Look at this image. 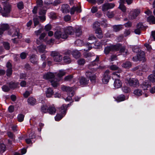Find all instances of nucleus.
Wrapping results in <instances>:
<instances>
[{
    "mask_svg": "<svg viewBox=\"0 0 155 155\" xmlns=\"http://www.w3.org/2000/svg\"><path fill=\"white\" fill-rule=\"evenodd\" d=\"M64 19L65 21H67L70 20L71 17L70 15H68L64 16Z\"/></svg>",
    "mask_w": 155,
    "mask_h": 155,
    "instance_id": "63",
    "label": "nucleus"
},
{
    "mask_svg": "<svg viewBox=\"0 0 155 155\" xmlns=\"http://www.w3.org/2000/svg\"><path fill=\"white\" fill-rule=\"evenodd\" d=\"M76 11L77 12L80 13L81 12V8L80 7L75 6L73 7L71 9L70 13L71 15H73L74 12Z\"/></svg>",
    "mask_w": 155,
    "mask_h": 155,
    "instance_id": "16",
    "label": "nucleus"
},
{
    "mask_svg": "<svg viewBox=\"0 0 155 155\" xmlns=\"http://www.w3.org/2000/svg\"><path fill=\"white\" fill-rule=\"evenodd\" d=\"M66 72L64 70H60L57 74V76L59 78H61L65 74Z\"/></svg>",
    "mask_w": 155,
    "mask_h": 155,
    "instance_id": "42",
    "label": "nucleus"
},
{
    "mask_svg": "<svg viewBox=\"0 0 155 155\" xmlns=\"http://www.w3.org/2000/svg\"><path fill=\"white\" fill-rule=\"evenodd\" d=\"M95 32L96 34L97 37L101 39L103 37L102 32L100 28H98L95 30Z\"/></svg>",
    "mask_w": 155,
    "mask_h": 155,
    "instance_id": "18",
    "label": "nucleus"
},
{
    "mask_svg": "<svg viewBox=\"0 0 155 155\" xmlns=\"http://www.w3.org/2000/svg\"><path fill=\"white\" fill-rule=\"evenodd\" d=\"M147 21L150 24H155V17L152 15H150L147 18Z\"/></svg>",
    "mask_w": 155,
    "mask_h": 155,
    "instance_id": "19",
    "label": "nucleus"
},
{
    "mask_svg": "<svg viewBox=\"0 0 155 155\" xmlns=\"http://www.w3.org/2000/svg\"><path fill=\"white\" fill-rule=\"evenodd\" d=\"M120 44H118L115 45H112L109 46H107L104 49V53L106 54H108L111 51H118L120 48Z\"/></svg>",
    "mask_w": 155,
    "mask_h": 155,
    "instance_id": "4",
    "label": "nucleus"
},
{
    "mask_svg": "<svg viewBox=\"0 0 155 155\" xmlns=\"http://www.w3.org/2000/svg\"><path fill=\"white\" fill-rule=\"evenodd\" d=\"M28 55V53L23 52L21 53L20 54V57L21 59H25L26 58Z\"/></svg>",
    "mask_w": 155,
    "mask_h": 155,
    "instance_id": "50",
    "label": "nucleus"
},
{
    "mask_svg": "<svg viewBox=\"0 0 155 155\" xmlns=\"http://www.w3.org/2000/svg\"><path fill=\"white\" fill-rule=\"evenodd\" d=\"M27 102L29 104L33 105L36 104V100L33 97H29L27 100Z\"/></svg>",
    "mask_w": 155,
    "mask_h": 155,
    "instance_id": "26",
    "label": "nucleus"
},
{
    "mask_svg": "<svg viewBox=\"0 0 155 155\" xmlns=\"http://www.w3.org/2000/svg\"><path fill=\"white\" fill-rule=\"evenodd\" d=\"M150 83L148 81H144L141 85V87L143 90H147L148 88L150 87L151 86Z\"/></svg>",
    "mask_w": 155,
    "mask_h": 155,
    "instance_id": "12",
    "label": "nucleus"
},
{
    "mask_svg": "<svg viewBox=\"0 0 155 155\" xmlns=\"http://www.w3.org/2000/svg\"><path fill=\"white\" fill-rule=\"evenodd\" d=\"M56 74V73H55L54 74L53 73L49 72L44 74L43 76V77L44 78L46 79H50L51 85L54 87H56L58 85V82L59 81L58 80L54 78L55 75Z\"/></svg>",
    "mask_w": 155,
    "mask_h": 155,
    "instance_id": "1",
    "label": "nucleus"
},
{
    "mask_svg": "<svg viewBox=\"0 0 155 155\" xmlns=\"http://www.w3.org/2000/svg\"><path fill=\"white\" fill-rule=\"evenodd\" d=\"M84 56L86 58H88L89 57H91L92 56H93L94 55V54L93 53H91L90 52L89 53H84Z\"/></svg>",
    "mask_w": 155,
    "mask_h": 155,
    "instance_id": "49",
    "label": "nucleus"
},
{
    "mask_svg": "<svg viewBox=\"0 0 155 155\" xmlns=\"http://www.w3.org/2000/svg\"><path fill=\"white\" fill-rule=\"evenodd\" d=\"M61 11L63 13H66L69 12L70 7L68 5L64 4L61 6Z\"/></svg>",
    "mask_w": 155,
    "mask_h": 155,
    "instance_id": "15",
    "label": "nucleus"
},
{
    "mask_svg": "<svg viewBox=\"0 0 155 155\" xmlns=\"http://www.w3.org/2000/svg\"><path fill=\"white\" fill-rule=\"evenodd\" d=\"M85 62V60L83 58H80L78 61V63L79 65H83Z\"/></svg>",
    "mask_w": 155,
    "mask_h": 155,
    "instance_id": "47",
    "label": "nucleus"
},
{
    "mask_svg": "<svg viewBox=\"0 0 155 155\" xmlns=\"http://www.w3.org/2000/svg\"><path fill=\"white\" fill-rule=\"evenodd\" d=\"M105 41H102L101 42H95L94 44L95 46H96V48H100L102 47V45H106L105 43L107 42V41H105V42H104Z\"/></svg>",
    "mask_w": 155,
    "mask_h": 155,
    "instance_id": "29",
    "label": "nucleus"
},
{
    "mask_svg": "<svg viewBox=\"0 0 155 155\" xmlns=\"http://www.w3.org/2000/svg\"><path fill=\"white\" fill-rule=\"evenodd\" d=\"M71 54L73 56L76 58H79L81 56L80 53L78 50H74L72 51Z\"/></svg>",
    "mask_w": 155,
    "mask_h": 155,
    "instance_id": "25",
    "label": "nucleus"
},
{
    "mask_svg": "<svg viewBox=\"0 0 155 155\" xmlns=\"http://www.w3.org/2000/svg\"><path fill=\"white\" fill-rule=\"evenodd\" d=\"M33 20L34 22L35 27L37 25H38L39 24V21L38 18V16H34L33 18Z\"/></svg>",
    "mask_w": 155,
    "mask_h": 155,
    "instance_id": "34",
    "label": "nucleus"
},
{
    "mask_svg": "<svg viewBox=\"0 0 155 155\" xmlns=\"http://www.w3.org/2000/svg\"><path fill=\"white\" fill-rule=\"evenodd\" d=\"M17 6L18 8L21 10L24 8V4L22 2H20L17 4Z\"/></svg>",
    "mask_w": 155,
    "mask_h": 155,
    "instance_id": "44",
    "label": "nucleus"
},
{
    "mask_svg": "<svg viewBox=\"0 0 155 155\" xmlns=\"http://www.w3.org/2000/svg\"><path fill=\"white\" fill-rule=\"evenodd\" d=\"M75 43L78 46H81L83 44V41L80 40H77L75 42Z\"/></svg>",
    "mask_w": 155,
    "mask_h": 155,
    "instance_id": "56",
    "label": "nucleus"
},
{
    "mask_svg": "<svg viewBox=\"0 0 155 155\" xmlns=\"http://www.w3.org/2000/svg\"><path fill=\"white\" fill-rule=\"evenodd\" d=\"M74 88L67 86H63L61 87V89L63 91L67 92L68 96L65 99L66 101H70L71 100L72 97L74 94Z\"/></svg>",
    "mask_w": 155,
    "mask_h": 155,
    "instance_id": "2",
    "label": "nucleus"
},
{
    "mask_svg": "<svg viewBox=\"0 0 155 155\" xmlns=\"http://www.w3.org/2000/svg\"><path fill=\"white\" fill-rule=\"evenodd\" d=\"M24 117V115L22 114H19L18 116V121L21 122H22L23 120Z\"/></svg>",
    "mask_w": 155,
    "mask_h": 155,
    "instance_id": "45",
    "label": "nucleus"
},
{
    "mask_svg": "<svg viewBox=\"0 0 155 155\" xmlns=\"http://www.w3.org/2000/svg\"><path fill=\"white\" fill-rule=\"evenodd\" d=\"M30 60L32 63L34 64H38V62L35 55H32L30 56Z\"/></svg>",
    "mask_w": 155,
    "mask_h": 155,
    "instance_id": "22",
    "label": "nucleus"
},
{
    "mask_svg": "<svg viewBox=\"0 0 155 155\" xmlns=\"http://www.w3.org/2000/svg\"><path fill=\"white\" fill-rule=\"evenodd\" d=\"M122 83L119 79H115L114 83V86L116 88H118L121 87Z\"/></svg>",
    "mask_w": 155,
    "mask_h": 155,
    "instance_id": "17",
    "label": "nucleus"
},
{
    "mask_svg": "<svg viewBox=\"0 0 155 155\" xmlns=\"http://www.w3.org/2000/svg\"><path fill=\"white\" fill-rule=\"evenodd\" d=\"M3 45L5 48L6 50H9L10 48V45L9 43L7 42H4Z\"/></svg>",
    "mask_w": 155,
    "mask_h": 155,
    "instance_id": "54",
    "label": "nucleus"
},
{
    "mask_svg": "<svg viewBox=\"0 0 155 155\" xmlns=\"http://www.w3.org/2000/svg\"><path fill=\"white\" fill-rule=\"evenodd\" d=\"M75 34L78 37L80 36L82 34V31L81 29L78 28L76 29Z\"/></svg>",
    "mask_w": 155,
    "mask_h": 155,
    "instance_id": "43",
    "label": "nucleus"
},
{
    "mask_svg": "<svg viewBox=\"0 0 155 155\" xmlns=\"http://www.w3.org/2000/svg\"><path fill=\"white\" fill-rule=\"evenodd\" d=\"M138 59L140 61L144 60L145 54L144 51H140L137 55Z\"/></svg>",
    "mask_w": 155,
    "mask_h": 155,
    "instance_id": "21",
    "label": "nucleus"
},
{
    "mask_svg": "<svg viewBox=\"0 0 155 155\" xmlns=\"http://www.w3.org/2000/svg\"><path fill=\"white\" fill-rule=\"evenodd\" d=\"M148 78L151 82H155V75L150 74L148 77Z\"/></svg>",
    "mask_w": 155,
    "mask_h": 155,
    "instance_id": "41",
    "label": "nucleus"
},
{
    "mask_svg": "<svg viewBox=\"0 0 155 155\" xmlns=\"http://www.w3.org/2000/svg\"><path fill=\"white\" fill-rule=\"evenodd\" d=\"M122 26V25H114L113 26V28L114 31L117 32L121 29Z\"/></svg>",
    "mask_w": 155,
    "mask_h": 155,
    "instance_id": "28",
    "label": "nucleus"
},
{
    "mask_svg": "<svg viewBox=\"0 0 155 155\" xmlns=\"http://www.w3.org/2000/svg\"><path fill=\"white\" fill-rule=\"evenodd\" d=\"M96 78V75L93 74L89 78L92 83H94L95 81Z\"/></svg>",
    "mask_w": 155,
    "mask_h": 155,
    "instance_id": "58",
    "label": "nucleus"
},
{
    "mask_svg": "<svg viewBox=\"0 0 155 155\" xmlns=\"http://www.w3.org/2000/svg\"><path fill=\"white\" fill-rule=\"evenodd\" d=\"M115 6V4L113 3H106L102 5V10L103 12H105L108 9L113 8Z\"/></svg>",
    "mask_w": 155,
    "mask_h": 155,
    "instance_id": "9",
    "label": "nucleus"
},
{
    "mask_svg": "<svg viewBox=\"0 0 155 155\" xmlns=\"http://www.w3.org/2000/svg\"><path fill=\"white\" fill-rule=\"evenodd\" d=\"M74 32V29L71 26H70L65 28L64 31V34H66L68 35V37L69 35H72Z\"/></svg>",
    "mask_w": 155,
    "mask_h": 155,
    "instance_id": "13",
    "label": "nucleus"
},
{
    "mask_svg": "<svg viewBox=\"0 0 155 155\" xmlns=\"http://www.w3.org/2000/svg\"><path fill=\"white\" fill-rule=\"evenodd\" d=\"M94 74L92 73L91 71H88L86 72V76L89 77V78L92 75Z\"/></svg>",
    "mask_w": 155,
    "mask_h": 155,
    "instance_id": "64",
    "label": "nucleus"
},
{
    "mask_svg": "<svg viewBox=\"0 0 155 155\" xmlns=\"http://www.w3.org/2000/svg\"><path fill=\"white\" fill-rule=\"evenodd\" d=\"M56 110L53 107H50L48 108V112L51 114H54L56 112Z\"/></svg>",
    "mask_w": 155,
    "mask_h": 155,
    "instance_id": "32",
    "label": "nucleus"
},
{
    "mask_svg": "<svg viewBox=\"0 0 155 155\" xmlns=\"http://www.w3.org/2000/svg\"><path fill=\"white\" fill-rule=\"evenodd\" d=\"M118 102L124 101L125 100V97L123 95H121L118 96L116 99Z\"/></svg>",
    "mask_w": 155,
    "mask_h": 155,
    "instance_id": "35",
    "label": "nucleus"
},
{
    "mask_svg": "<svg viewBox=\"0 0 155 155\" xmlns=\"http://www.w3.org/2000/svg\"><path fill=\"white\" fill-rule=\"evenodd\" d=\"M131 66V63L130 62H126L122 64V67L125 68H129Z\"/></svg>",
    "mask_w": 155,
    "mask_h": 155,
    "instance_id": "37",
    "label": "nucleus"
},
{
    "mask_svg": "<svg viewBox=\"0 0 155 155\" xmlns=\"http://www.w3.org/2000/svg\"><path fill=\"white\" fill-rule=\"evenodd\" d=\"M73 78V76L72 75L68 76L65 77L64 79L65 81H71Z\"/></svg>",
    "mask_w": 155,
    "mask_h": 155,
    "instance_id": "60",
    "label": "nucleus"
},
{
    "mask_svg": "<svg viewBox=\"0 0 155 155\" xmlns=\"http://www.w3.org/2000/svg\"><path fill=\"white\" fill-rule=\"evenodd\" d=\"M66 110V106L65 104H63L62 106L60 108V112L61 114H58L55 117V120L58 121L61 119L65 114Z\"/></svg>",
    "mask_w": 155,
    "mask_h": 155,
    "instance_id": "3",
    "label": "nucleus"
},
{
    "mask_svg": "<svg viewBox=\"0 0 155 155\" xmlns=\"http://www.w3.org/2000/svg\"><path fill=\"white\" fill-rule=\"evenodd\" d=\"M125 81L130 86L137 87L139 86V83L138 80L136 79L127 78L126 79Z\"/></svg>",
    "mask_w": 155,
    "mask_h": 155,
    "instance_id": "5",
    "label": "nucleus"
},
{
    "mask_svg": "<svg viewBox=\"0 0 155 155\" xmlns=\"http://www.w3.org/2000/svg\"><path fill=\"white\" fill-rule=\"evenodd\" d=\"M64 62L67 64L70 63L71 60L69 56H65L63 58Z\"/></svg>",
    "mask_w": 155,
    "mask_h": 155,
    "instance_id": "38",
    "label": "nucleus"
},
{
    "mask_svg": "<svg viewBox=\"0 0 155 155\" xmlns=\"http://www.w3.org/2000/svg\"><path fill=\"white\" fill-rule=\"evenodd\" d=\"M110 71L109 70H107L104 72L102 80L103 83L104 84L107 83L110 79V76L109 75Z\"/></svg>",
    "mask_w": 155,
    "mask_h": 155,
    "instance_id": "10",
    "label": "nucleus"
},
{
    "mask_svg": "<svg viewBox=\"0 0 155 155\" xmlns=\"http://www.w3.org/2000/svg\"><path fill=\"white\" fill-rule=\"evenodd\" d=\"M123 91L125 93L129 92L130 91V88L126 86H124L122 88Z\"/></svg>",
    "mask_w": 155,
    "mask_h": 155,
    "instance_id": "46",
    "label": "nucleus"
},
{
    "mask_svg": "<svg viewBox=\"0 0 155 155\" xmlns=\"http://www.w3.org/2000/svg\"><path fill=\"white\" fill-rule=\"evenodd\" d=\"M2 89L3 91L7 92L9 91L10 88L7 85H4L2 86Z\"/></svg>",
    "mask_w": 155,
    "mask_h": 155,
    "instance_id": "52",
    "label": "nucleus"
},
{
    "mask_svg": "<svg viewBox=\"0 0 155 155\" xmlns=\"http://www.w3.org/2000/svg\"><path fill=\"white\" fill-rule=\"evenodd\" d=\"M91 43L89 42H87L85 44V46L87 47V48H85L84 49V51H88L90 50L92 48V47L91 46Z\"/></svg>",
    "mask_w": 155,
    "mask_h": 155,
    "instance_id": "40",
    "label": "nucleus"
},
{
    "mask_svg": "<svg viewBox=\"0 0 155 155\" xmlns=\"http://www.w3.org/2000/svg\"><path fill=\"white\" fill-rule=\"evenodd\" d=\"M46 46L45 45H41L37 47L36 51L40 53H46V51H45Z\"/></svg>",
    "mask_w": 155,
    "mask_h": 155,
    "instance_id": "14",
    "label": "nucleus"
},
{
    "mask_svg": "<svg viewBox=\"0 0 155 155\" xmlns=\"http://www.w3.org/2000/svg\"><path fill=\"white\" fill-rule=\"evenodd\" d=\"M109 68L110 70L112 71H115L117 70H118L119 69L118 67L115 65H112L110 66L109 67Z\"/></svg>",
    "mask_w": 155,
    "mask_h": 155,
    "instance_id": "51",
    "label": "nucleus"
},
{
    "mask_svg": "<svg viewBox=\"0 0 155 155\" xmlns=\"http://www.w3.org/2000/svg\"><path fill=\"white\" fill-rule=\"evenodd\" d=\"M98 10L97 7L96 6H93L91 8V11L93 13H95Z\"/></svg>",
    "mask_w": 155,
    "mask_h": 155,
    "instance_id": "57",
    "label": "nucleus"
},
{
    "mask_svg": "<svg viewBox=\"0 0 155 155\" xmlns=\"http://www.w3.org/2000/svg\"><path fill=\"white\" fill-rule=\"evenodd\" d=\"M0 27L4 31L9 28V26L7 24H1Z\"/></svg>",
    "mask_w": 155,
    "mask_h": 155,
    "instance_id": "36",
    "label": "nucleus"
},
{
    "mask_svg": "<svg viewBox=\"0 0 155 155\" xmlns=\"http://www.w3.org/2000/svg\"><path fill=\"white\" fill-rule=\"evenodd\" d=\"M54 91L51 88H48L46 91V95L47 97H51L54 94Z\"/></svg>",
    "mask_w": 155,
    "mask_h": 155,
    "instance_id": "20",
    "label": "nucleus"
},
{
    "mask_svg": "<svg viewBox=\"0 0 155 155\" xmlns=\"http://www.w3.org/2000/svg\"><path fill=\"white\" fill-rule=\"evenodd\" d=\"M12 33L9 34V35H12V37L17 36L18 38H20L22 37L21 34H19V30L18 28H14L12 31Z\"/></svg>",
    "mask_w": 155,
    "mask_h": 155,
    "instance_id": "11",
    "label": "nucleus"
},
{
    "mask_svg": "<svg viewBox=\"0 0 155 155\" xmlns=\"http://www.w3.org/2000/svg\"><path fill=\"white\" fill-rule=\"evenodd\" d=\"M106 15L109 18H111L114 17V14L113 12H107Z\"/></svg>",
    "mask_w": 155,
    "mask_h": 155,
    "instance_id": "48",
    "label": "nucleus"
},
{
    "mask_svg": "<svg viewBox=\"0 0 155 155\" xmlns=\"http://www.w3.org/2000/svg\"><path fill=\"white\" fill-rule=\"evenodd\" d=\"M120 44V46L118 50H120V52L125 53V54L127 55L128 52L127 50L125 48V47L122 46Z\"/></svg>",
    "mask_w": 155,
    "mask_h": 155,
    "instance_id": "33",
    "label": "nucleus"
},
{
    "mask_svg": "<svg viewBox=\"0 0 155 155\" xmlns=\"http://www.w3.org/2000/svg\"><path fill=\"white\" fill-rule=\"evenodd\" d=\"M54 37L57 39L62 38L65 39L68 38V35L66 34H64V32H62L60 31H56L54 33Z\"/></svg>",
    "mask_w": 155,
    "mask_h": 155,
    "instance_id": "8",
    "label": "nucleus"
},
{
    "mask_svg": "<svg viewBox=\"0 0 155 155\" xmlns=\"http://www.w3.org/2000/svg\"><path fill=\"white\" fill-rule=\"evenodd\" d=\"M29 138L33 139L35 137V135L34 132H31L30 134L29 135Z\"/></svg>",
    "mask_w": 155,
    "mask_h": 155,
    "instance_id": "61",
    "label": "nucleus"
},
{
    "mask_svg": "<svg viewBox=\"0 0 155 155\" xmlns=\"http://www.w3.org/2000/svg\"><path fill=\"white\" fill-rule=\"evenodd\" d=\"M10 88H15L18 85V83H15L13 82H11L8 83Z\"/></svg>",
    "mask_w": 155,
    "mask_h": 155,
    "instance_id": "31",
    "label": "nucleus"
},
{
    "mask_svg": "<svg viewBox=\"0 0 155 155\" xmlns=\"http://www.w3.org/2000/svg\"><path fill=\"white\" fill-rule=\"evenodd\" d=\"M134 93L135 95L138 96H140L142 95L143 92L140 89H137L134 90Z\"/></svg>",
    "mask_w": 155,
    "mask_h": 155,
    "instance_id": "30",
    "label": "nucleus"
},
{
    "mask_svg": "<svg viewBox=\"0 0 155 155\" xmlns=\"http://www.w3.org/2000/svg\"><path fill=\"white\" fill-rule=\"evenodd\" d=\"M12 73V68H8L7 70V75L8 76H10Z\"/></svg>",
    "mask_w": 155,
    "mask_h": 155,
    "instance_id": "59",
    "label": "nucleus"
},
{
    "mask_svg": "<svg viewBox=\"0 0 155 155\" xmlns=\"http://www.w3.org/2000/svg\"><path fill=\"white\" fill-rule=\"evenodd\" d=\"M36 2L37 5L39 7H41L43 5V1L42 0H37Z\"/></svg>",
    "mask_w": 155,
    "mask_h": 155,
    "instance_id": "62",
    "label": "nucleus"
},
{
    "mask_svg": "<svg viewBox=\"0 0 155 155\" xmlns=\"http://www.w3.org/2000/svg\"><path fill=\"white\" fill-rule=\"evenodd\" d=\"M100 26V23L98 22H96L93 24V28L95 30L98 28H100L99 27Z\"/></svg>",
    "mask_w": 155,
    "mask_h": 155,
    "instance_id": "53",
    "label": "nucleus"
},
{
    "mask_svg": "<svg viewBox=\"0 0 155 155\" xmlns=\"http://www.w3.org/2000/svg\"><path fill=\"white\" fill-rule=\"evenodd\" d=\"M48 106L46 105H43L41 107V111L42 112L46 113L48 111Z\"/></svg>",
    "mask_w": 155,
    "mask_h": 155,
    "instance_id": "39",
    "label": "nucleus"
},
{
    "mask_svg": "<svg viewBox=\"0 0 155 155\" xmlns=\"http://www.w3.org/2000/svg\"><path fill=\"white\" fill-rule=\"evenodd\" d=\"M89 80L84 77L81 78L79 80L81 85H84L88 84Z\"/></svg>",
    "mask_w": 155,
    "mask_h": 155,
    "instance_id": "24",
    "label": "nucleus"
},
{
    "mask_svg": "<svg viewBox=\"0 0 155 155\" xmlns=\"http://www.w3.org/2000/svg\"><path fill=\"white\" fill-rule=\"evenodd\" d=\"M51 55L53 58L54 61L56 62H60L62 59L61 55L56 51H52Z\"/></svg>",
    "mask_w": 155,
    "mask_h": 155,
    "instance_id": "7",
    "label": "nucleus"
},
{
    "mask_svg": "<svg viewBox=\"0 0 155 155\" xmlns=\"http://www.w3.org/2000/svg\"><path fill=\"white\" fill-rule=\"evenodd\" d=\"M140 9H133L129 14L128 18L130 20L135 19L140 13Z\"/></svg>",
    "mask_w": 155,
    "mask_h": 155,
    "instance_id": "6",
    "label": "nucleus"
},
{
    "mask_svg": "<svg viewBox=\"0 0 155 155\" xmlns=\"http://www.w3.org/2000/svg\"><path fill=\"white\" fill-rule=\"evenodd\" d=\"M118 8L123 12L126 11V7L124 5H119Z\"/></svg>",
    "mask_w": 155,
    "mask_h": 155,
    "instance_id": "55",
    "label": "nucleus"
},
{
    "mask_svg": "<svg viewBox=\"0 0 155 155\" xmlns=\"http://www.w3.org/2000/svg\"><path fill=\"white\" fill-rule=\"evenodd\" d=\"M99 63V56L98 55L96 56V59L91 62L89 64V66H94L96 64H97L98 63Z\"/></svg>",
    "mask_w": 155,
    "mask_h": 155,
    "instance_id": "23",
    "label": "nucleus"
},
{
    "mask_svg": "<svg viewBox=\"0 0 155 155\" xmlns=\"http://www.w3.org/2000/svg\"><path fill=\"white\" fill-rule=\"evenodd\" d=\"M121 71L122 70L120 69H118L117 72H114L112 74V78H120V73H121Z\"/></svg>",
    "mask_w": 155,
    "mask_h": 155,
    "instance_id": "27",
    "label": "nucleus"
}]
</instances>
